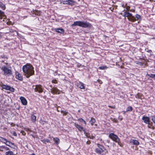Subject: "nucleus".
I'll return each mask as SVG.
<instances>
[{
  "label": "nucleus",
  "mask_w": 155,
  "mask_h": 155,
  "mask_svg": "<svg viewBox=\"0 0 155 155\" xmlns=\"http://www.w3.org/2000/svg\"><path fill=\"white\" fill-rule=\"evenodd\" d=\"M22 70L24 75L27 78L35 74L34 68L30 64H27L24 65L22 67Z\"/></svg>",
  "instance_id": "nucleus-1"
},
{
  "label": "nucleus",
  "mask_w": 155,
  "mask_h": 155,
  "mask_svg": "<svg viewBox=\"0 0 155 155\" xmlns=\"http://www.w3.org/2000/svg\"><path fill=\"white\" fill-rule=\"evenodd\" d=\"M78 26L84 28H91L92 27V25L87 21H74L71 25L72 27Z\"/></svg>",
  "instance_id": "nucleus-2"
},
{
  "label": "nucleus",
  "mask_w": 155,
  "mask_h": 155,
  "mask_svg": "<svg viewBox=\"0 0 155 155\" xmlns=\"http://www.w3.org/2000/svg\"><path fill=\"white\" fill-rule=\"evenodd\" d=\"M97 145L98 148H96L95 150V151L97 153L101 154L103 152L105 153H107V151L103 146L98 143Z\"/></svg>",
  "instance_id": "nucleus-3"
},
{
  "label": "nucleus",
  "mask_w": 155,
  "mask_h": 155,
  "mask_svg": "<svg viewBox=\"0 0 155 155\" xmlns=\"http://www.w3.org/2000/svg\"><path fill=\"white\" fill-rule=\"evenodd\" d=\"M109 137L113 141L117 143L120 146V140L116 135L113 133H110L109 135Z\"/></svg>",
  "instance_id": "nucleus-4"
},
{
  "label": "nucleus",
  "mask_w": 155,
  "mask_h": 155,
  "mask_svg": "<svg viewBox=\"0 0 155 155\" xmlns=\"http://www.w3.org/2000/svg\"><path fill=\"white\" fill-rule=\"evenodd\" d=\"M34 91L38 93H42L44 90V88L43 86L40 84H38L33 86Z\"/></svg>",
  "instance_id": "nucleus-5"
},
{
  "label": "nucleus",
  "mask_w": 155,
  "mask_h": 155,
  "mask_svg": "<svg viewBox=\"0 0 155 155\" xmlns=\"http://www.w3.org/2000/svg\"><path fill=\"white\" fill-rule=\"evenodd\" d=\"M1 70L4 72V74L5 75H9L12 74L11 70L7 68L5 65H4L2 67Z\"/></svg>",
  "instance_id": "nucleus-6"
},
{
  "label": "nucleus",
  "mask_w": 155,
  "mask_h": 155,
  "mask_svg": "<svg viewBox=\"0 0 155 155\" xmlns=\"http://www.w3.org/2000/svg\"><path fill=\"white\" fill-rule=\"evenodd\" d=\"M0 86L3 89H5L7 90H9L12 92H14L15 91V89L13 87H12L9 85H5L2 84H0Z\"/></svg>",
  "instance_id": "nucleus-7"
},
{
  "label": "nucleus",
  "mask_w": 155,
  "mask_h": 155,
  "mask_svg": "<svg viewBox=\"0 0 155 155\" xmlns=\"http://www.w3.org/2000/svg\"><path fill=\"white\" fill-rule=\"evenodd\" d=\"M127 19L129 21L133 22L136 21V19L131 13L127 12Z\"/></svg>",
  "instance_id": "nucleus-8"
},
{
  "label": "nucleus",
  "mask_w": 155,
  "mask_h": 155,
  "mask_svg": "<svg viewBox=\"0 0 155 155\" xmlns=\"http://www.w3.org/2000/svg\"><path fill=\"white\" fill-rule=\"evenodd\" d=\"M76 85L77 87L81 89H85L84 84L81 81H79L77 82L76 83Z\"/></svg>",
  "instance_id": "nucleus-9"
},
{
  "label": "nucleus",
  "mask_w": 155,
  "mask_h": 155,
  "mask_svg": "<svg viewBox=\"0 0 155 155\" xmlns=\"http://www.w3.org/2000/svg\"><path fill=\"white\" fill-rule=\"evenodd\" d=\"M51 93L54 94H59L60 91L56 87H53L51 89Z\"/></svg>",
  "instance_id": "nucleus-10"
},
{
  "label": "nucleus",
  "mask_w": 155,
  "mask_h": 155,
  "mask_svg": "<svg viewBox=\"0 0 155 155\" xmlns=\"http://www.w3.org/2000/svg\"><path fill=\"white\" fill-rule=\"evenodd\" d=\"M142 119L143 120V122L146 124H150V118L147 116H143Z\"/></svg>",
  "instance_id": "nucleus-11"
},
{
  "label": "nucleus",
  "mask_w": 155,
  "mask_h": 155,
  "mask_svg": "<svg viewBox=\"0 0 155 155\" xmlns=\"http://www.w3.org/2000/svg\"><path fill=\"white\" fill-rule=\"evenodd\" d=\"M22 104L24 105H26L27 104V101L26 99L23 97H21L20 98Z\"/></svg>",
  "instance_id": "nucleus-12"
},
{
  "label": "nucleus",
  "mask_w": 155,
  "mask_h": 155,
  "mask_svg": "<svg viewBox=\"0 0 155 155\" xmlns=\"http://www.w3.org/2000/svg\"><path fill=\"white\" fill-rule=\"evenodd\" d=\"M54 31L57 33L61 34H63L64 32V29L61 28H54Z\"/></svg>",
  "instance_id": "nucleus-13"
},
{
  "label": "nucleus",
  "mask_w": 155,
  "mask_h": 155,
  "mask_svg": "<svg viewBox=\"0 0 155 155\" xmlns=\"http://www.w3.org/2000/svg\"><path fill=\"white\" fill-rule=\"evenodd\" d=\"M15 78L21 81L23 80V78L21 74L17 71L15 72Z\"/></svg>",
  "instance_id": "nucleus-14"
},
{
  "label": "nucleus",
  "mask_w": 155,
  "mask_h": 155,
  "mask_svg": "<svg viewBox=\"0 0 155 155\" xmlns=\"http://www.w3.org/2000/svg\"><path fill=\"white\" fill-rule=\"evenodd\" d=\"M130 142L132 144L136 146H137L139 144V143L137 140L134 139L130 140Z\"/></svg>",
  "instance_id": "nucleus-15"
},
{
  "label": "nucleus",
  "mask_w": 155,
  "mask_h": 155,
  "mask_svg": "<svg viewBox=\"0 0 155 155\" xmlns=\"http://www.w3.org/2000/svg\"><path fill=\"white\" fill-rule=\"evenodd\" d=\"M75 126L78 129L79 131H83L84 132H85V129L80 125L78 124H75Z\"/></svg>",
  "instance_id": "nucleus-16"
},
{
  "label": "nucleus",
  "mask_w": 155,
  "mask_h": 155,
  "mask_svg": "<svg viewBox=\"0 0 155 155\" xmlns=\"http://www.w3.org/2000/svg\"><path fill=\"white\" fill-rule=\"evenodd\" d=\"M84 134L87 137L91 139H93L94 137L93 136H91L89 133H86L85 131V132H84Z\"/></svg>",
  "instance_id": "nucleus-17"
},
{
  "label": "nucleus",
  "mask_w": 155,
  "mask_h": 155,
  "mask_svg": "<svg viewBox=\"0 0 155 155\" xmlns=\"http://www.w3.org/2000/svg\"><path fill=\"white\" fill-rule=\"evenodd\" d=\"M76 2L72 0H69L68 5H73L75 4Z\"/></svg>",
  "instance_id": "nucleus-18"
},
{
  "label": "nucleus",
  "mask_w": 155,
  "mask_h": 155,
  "mask_svg": "<svg viewBox=\"0 0 155 155\" xmlns=\"http://www.w3.org/2000/svg\"><path fill=\"white\" fill-rule=\"evenodd\" d=\"M0 8L3 10H5L6 8L5 5L1 2H0Z\"/></svg>",
  "instance_id": "nucleus-19"
},
{
  "label": "nucleus",
  "mask_w": 155,
  "mask_h": 155,
  "mask_svg": "<svg viewBox=\"0 0 155 155\" xmlns=\"http://www.w3.org/2000/svg\"><path fill=\"white\" fill-rule=\"evenodd\" d=\"M8 146L10 147H11V145H13L15 146L14 143H12L9 141H8L7 142H6L5 143Z\"/></svg>",
  "instance_id": "nucleus-20"
},
{
  "label": "nucleus",
  "mask_w": 155,
  "mask_h": 155,
  "mask_svg": "<svg viewBox=\"0 0 155 155\" xmlns=\"http://www.w3.org/2000/svg\"><path fill=\"white\" fill-rule=\"evenodd\" d=\"M53 141L55 142L56 144L58 145L60 142V140L58 138H53Z\"/></svg>",
  "instance_id": "nucleus-21"
},
{
  "label": "nucleus",
  "mask_w": 155,
  "mask_h": 155,
  "mask_svg": "<svg viewBox=\"0 0 155 155\" xmlns=\"http://www.w3.org/2000/svg\"><path fill=\"white\" fill-rule=\"evenodd\" d=\"M0 141L4 143H5L6 142H7V140L6 139L2 137H0Z\"/></svg>",
  "instance_id": "nucleus-22"
},
{
  "label": "nucleus",
  "mask_w": 155,
  "mask_h": 155,
  "mask_svg": "<svg viewBox=\"0 0 155 155\" xmlns=\"http://www.w3.org/2000/svg\"><path fill=\"white\" fill-rule=\"evenodd\" d=\"M95 121L96 120L93 117L91 118V120L90 121V123L91 125H93L94 123H95Z\"/></svg>",
  "instance_id": "nucleus-23"
},
{
  "label": "nucleus",
  "mask_w": 155,
  "mask_h": 155,
  "mask_svg": "<svg viewBox=\"0 0 155 155\" xmlns=\"http://www.w3.org/2000/svg\"><path fill=\"white\" fill-rule=\"evenodd\" d=\"M31 120L33 122H35L36 121V116L34 115H32L31 116Z\"/></svg>",
  "instance_id": "nucleus-24"
},
{
  "label": "nucleus",
  "mask_w": 155,
  "mask_h": 155,
  "mask_svg": "<svg viewBox=\"0 0 155 155\" xmlns=\"http://www.w3.org/2000/svg\"><path fill=\"white\" fill-rule=\"evenodd\" d=\"M135 17L137 18L136 20H137L139 21H141V18L140 16L138 14H136V15Z\"/></svg>",
  "instance_id": "nucleus-25"
},
{
  "label": "nucleus",
  "mask_w": 155,
  "mask_h": 155,
  "mask_svg": "<svg viewBox=\"0 0 155 155\" xmlns=\"http://www.w3.org/2000/svg\"><path fill=\"white\" fill-rule=\"evenodd\" d=\"M0 148L1 149H4L6 150H9V148L5 146H0Z\"/></svg>",
  "instance_id": "nucleus-26"
},
{
  "label": "nucleus",
  "mask_w": 155,
  "mask_h": 155,
  "mask_svg": "<svg viewBox=\"0 0 155 155\" xmlns=\"http://www.w3.org/2000/svg\"><path fill=\"white\" fill-rule=\"evenodd\" d=\"M133 108L131 106H129L126 109V112L131 111L133 110Z\"/></svg>",
  "instance_id": "nucleus-27"
},
{
  "label": "nucleus",
  "mask_w": 155,
  "mask_h": 155,
  "mask_svg": "<svg viewBox=\"0 0 155 155\" xmlns=\"http://www.w3.org/2000/svg\"><path fill=\"white\" fill-rule=\"evenodd\" d=\"M107 67L106 66H102L99 67V68L101 70H104L106 69L107 68Z\"/></svg>",
  "instance_id": "nucleus-28"
},
{
  "label": "nucleus",
  "mask_w": 155,
  "mask_h": 155,
  "mask_svg": "<svg viewBox=\"0 0 155 155\" xmlns=\"http://www.w3.org/2000/svg\"><path fill=\"white\" fill-rule=\"evenodd\" d=\"M6 155H14L13 152L12 151H8L6 152Z\"/></svg>",
  "instance_id": "nucleus-29"
},
{
  "label": "nucleus",
  "mask_w": 155,
  "mask_h": 155,
  "mask_svg": "<svg viewBox=\"0 0 155 155\" xmlns=\"http://www.w3.org/2000/svg\"><path fill=\"white\" fill-rule=\"evenodd\" d=\"M41 141L45 144L46 143H45L46 142L49 143L50 142V140L49 139H43V140H41Z\"/></svg>",
  "instance_id": "nucleus-30"
},
{
  "label": "nucleus",
  "mask_w": 155,
  "mask_h": 155,
  "mask_svg": "<svg viewBox=\"0 0 155 155\" xmlns=\"http://www.w3.org/2000/svg\"><path fill=\"white\" fill-rule=\"evenodd\" d=\"M69 0H62L61 2L63 4H68Z\"/></svg>",
  "instance_id": "nucleus-31"
},
{
  "label": "nucleus",
  "mask_w": 155,
  "mask_h": 155,
  "mask_svg": "<svg viewBox=\"0 0 155 155\" xmlns=\"http://www.w3.org/2000/svg\"><path fill=\"white\" fill-rule=\"evenodd\" d=\"M148 76L150 78H155V74H148Z\"/></svg>",
  "instance_id": "nucleus-32"
},
{
  "label": "nucleus",
  "mask_w": 155,
  "mask_h": 155,
  "mask_svg": "<svg viewBox=\"0 0 155 155\" xmlns=\"http://www.w3.org/2000/svg\"><path fill=\"white\" fill-rule=\"evenodd\" d=\"M61 112L63 114V116L67 115L68 114V112L64 110H61Z\"/></svg>",
  "instance_id": "nucleus-33"
},
{
  "label": "nucleus",
  "mask_w": 155,
  "mask_h": 155,
  "mask_svg": "<svg viewBox=\"0 0 155 155\" xmlns=\"http://www.w3.org/2000/svg\"><path fill=\"white\" fill-rule=\"evenodd\" d=\"M78 120L80 121L81 122H83L85 125L86 124V121L83 119L82 118H79Z\"/></svg>",
  "instance_id": "nucleus-34"
},
{
  "label": "nucleus",
  "mask_w": 155,
  "mask_h": 155,
  "mask_svg": "<svg viewBox=\"0 0 155 155\" xmlns=\"http://www.w3.org/2000/svg\"><path fill=\"white\" fill-rule=\"evenodd\" d=\"M151 119L153 121L154 123L155 124V116H152L151 117Z\"/></svg>",
  "instance_id": "nucleus-35"
},
{
  "label": "nucleus",
  "mask_w": 155,
  "mask_h": 155,
  "mask_svg": "<svg viewBox=\"0 0 155 155\" xmlns=\"http://www.w3.org/2000/svg\"><path fill=\"white\" fill-rule=\"evenodd\" d=\"M135 63L136 64H137L139 65L140 66H142L143 65L142 63L139 61H136L135 62Z\"/></svg>",
  "instance_id": "nucleus-36"
},
{
  "label": "nucleus",
  "mask_w": 155,
  "mask_h": 155,
  "mask_svg": "<svg viewBox=\"0 0 155 155\" xmlns=\"http://www.w3.org/2000/svg\"><path fill=\"white\" fill-rule=\"evenodd\" d=\"M52 82L54 84H57L58 83V81L56 79H53L52 81Z\"/></svg>",
  "instance_id": "nucleus-37"
},
{
  "label": "nucleus",
  "mask_w": 155,
  "mask_h": 155,
  "mask_svg": "<svg viewBox=\"0 0 155 155\" xmlns=\"http://www.w3.org/2000/svg\"><path fill=\"white\" fill-rule=\"evenodd\" d=\"M4 15V13L0 10V16H2Z\"/></svg>",
  "instance_id": "nucleus-38"
},
{
  "label": "nucleus",
  "mask_w": 155,
  "mask_h": 155,
  "mask_svg": "<svg viewBox=\"0 0 155 155\" xmlns=\"http://www.w3.org/2000/svg\"><path fill=\"white\" fill-rule=\"evenodd\" d=\"M127 12H124L123 13V16L124 17H127Z\"/></svg>",
  "instance_id": "nucleus-39"
},
{
  "label": "nucleus",
  "mask_w": 155,
  "mask_h": 155,
  "mask_svg": "<svg viewBox=\"0 0 155 155\" xmlns=\"http://www.w3.org/2000/svg\"><path fill=\"white\" fill-rule=\"evenodd\" d=\"M13 135L15 136H17V134L15 132H13Z\"/></svg>",
  "instance_id": "nucleus-40"
},
{
  "label": "nucleus",
  "mask_w": 155,
  "mask_h": 155,
  "mask_svg": "<svg viewBox=\"0 0 155 155\" xmlns=\"http://www.w3.org/2000/svg\"><path fill=\"white\" fill-rule=\"evenodd\" d=\"M130 8V7L129 6H127L126 7V9L128 10H129Z\"/></svg>",
  "instance_id": "nucleus-41"
},
{
  "label": "nucleus",
  "mask_w": 155,
  "mask_h": 155,
  "mask_svg": "<svg viewBox=\"0 0 155 155\" xmlns=\"http://www.w3.org/2000/svg\"><path fill=\"white\" fill-rule=\"evenodd\" d=\"M108 106L112 108H115V107L114 106Z\"/></svg>",
  "instance_id": "nucleus-42"
},
{
  "label": "nucleus",
  "mask_w": 155,
  "mask_h": 155,
  "mask_svg": "<svg viewBox=\"0 0 155 155\" xmlns=\"http://www.w3.org/2000/svg\"><path fill=\"white\" fill-rule=\"evenodd\" d=\"M105 142H107L108 143H109L110 142V141L108 140H105Z\"/></svg>",
  "instance_id": "nucleus-43"
},
{
  "label": "nucleus",
  "mask_w": 155,
  "mask_h": 155,
  "mask_svg": "<svg viewBox=\"0 0 155 155\" xmlns=\"http://www.w3.org/2000/svg\"><path fill=\"white\" fill-rule=\"evenodd\" d=\"M103 142L104 143V144H105V145H105V143H106L107 142H105V141H103Z\"/></svg>",
  "instance_id": "nucleus-44"
},
{
  "label": "nucleus",
  "mask_w": 155,
  "mask_h": 155,
  "mask_svg": "<svg viewBox=\"0 0 155 155\" xmlns=\"http://www.w3.org/2000/svg\"><path fill=\"white\" fill-rule=\"evenodd\" d=\"M98 81H99V83H100V84H101L102 83V82L101 81L99 80Z\"/></svg>",
  "instance_id": "nucleus-45"
},
{
  "label": "nucleus",
  "mask_w": 155,
  "mask_h": 155,
  "mask_svg": "<svg viewBox=\"0 0 155 155\" xmlns=\"http://www.w3.org/2000/svg\"><path fill=\"white\" fill-rule=\"evenodd\" d=\"M130 12H134L135 11V10H133L132 11V10H130Z\"/></svg>",
  "instance_id": "nucleus-46"
},
{
  "label": "nucleus",
  "mask_w": 155,
  "mask_h": 155,
  "mask_svg": "<svg viewBox=\"0 0 155 155\" xmlns=\"http://www.w3.org/2000/svg\"><path fill=\"white\" fill-rule=\"evenodd\" d=\"M57 110L58 111V112H59L60 111V110H59L58 109V108H57Z\"/></svg>",
  "instance_id": "nucleus-47"
},
{
  "label": "nucleus",
  "mask_w": 155,
  "mask_h": 155,
  "mask_svg": "<svg viewBox=\"0 0 155 155\" xmlns=\"http://www.w3.org/2000/svg\"><path fill=\"white\" fill-rule=\"evenodd\" d=\"M122 6L124 8V5H122Z\"/></svg>",
  "instance_id": "nucleus-48"
},
{
  "label": "nucleus",
  "mask_w": 155,
  "mask_h": 155,
  "mask_svg": "<svg viewBox=\"0 0 155 155\" xmlns=\"http://www.w3.org/2000/svg\"><path fill=\"white\" fill-rule=\"evenodd\" d=\"M31 155H35V154L34 153H32V154Z\"/></svg>",
  "instance_id": "nucleus-49"
},
{
  "label": "nucleus",
  "mask_w": 155,
  "mask_h": 155,
  "mask_svg": "<svg viewBox=\"0 0 155 155\" xmlns=\"http://www.w3.org/2000/svg\"><path fill=\"white\" fill-rule=\"evenodd\" d=\"M36 12H35V14H37L36 13Z\"/></svg>",
  "instance_id": "nucleus-50"
},
{
  "label": "nucleus",
  "mask_w": 155,
  "mask_h": 155,
  "mask_svg": "<svg viewBox=\"0 0 155 155\" xmlns=\"http://www.w3.org/2000/svg\"><path fill=\"white\" fill-rule=\"evenodd\" d=\"M152 39H155V38H152Z\"/></svg>",
  "instance_id": "nucleus-51"
},
{
  "label": "nucleus",
  "mask_w": 155,
  "mask_h": 155,
  "mask_svg": "<svg viewBox=\"0 0 155 155\" xmlns=\"http://www.w3.org/2000/svg\"><path fill=\"white\" fill-rule=\"evenodd\" d=\"M107 146L108 147H109V146H108V145H107Z\"/></svg>",
  "instance_id": "nucleus-52"
},
{
  "label": "nucleus",
  "mask_w": 155,
  "mask_h": 155,
  "mask_svg": "<svg viewBox=\"0 0 155 155\" xmlns=\"http://www.w3.org/2000/svg\"><path fill=\"white\" fill-rule=\"evenodd\" d=\"M120 119V120H122V118H121V119Z\"/></svg>",
  "instance_id": "nucleus-53"
}]
</instances>
